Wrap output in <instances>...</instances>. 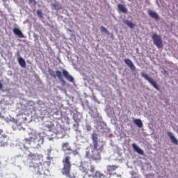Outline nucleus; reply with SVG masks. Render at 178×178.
I'll list each match as a JSON object with an SVG mask.
<instances>
[{"label":"nucleus","mask_w":178,"mask_h":178,"mask_svg":"<svg viewBox=\"0 0 178 178\" xmlns=\"http://www.w3.org/2000/svg\"><path fill=\"white\" fill-rule=\"evenodd\" d=\"M79 170L82 173H85L83 178H108L101 171H95V165L92 163H84L80 165Z\"/></svg>","instance_id":"nucleus-1"},{"label":"nucleus","mask_w":178,"mask_h":178,"mask_svg":"<svg viewBox=\"0 0 178 178\" xmlns=\"http://www.w3.org/2000/svg\"><path fill=\"white\" fill-rule=\"evenodd\" d=\"M70 154H73V155L76 156V155H79V152L77 150H73L71 149L70 152L65 153L66 156H65V157L62 161L63 168H62L61 173L62 175H64L67 177L76 178L74 175L72 176V175H70V170H72V163L70 162L71 158H70V156H67V155H70Z\"/></svg>","instance_id":"nucleus-2"},{"label":"nucleus","mask_w":178,"mask_h":178,"mask_svg":"<svg viewBox=\"0 0 178 178\" xmlns=\"http://www.w3.org/2000/svg\"><path fill=\"white\" fill-rule=\"evenodd\" d=\"M92 141L93 145L90 146L89 149H93L95 151H97L99 152H102L104 151V147L105 143L103 141H98V134H92Z\"/></svg>","instance_id":"nucleus-3"},{"label":"nucleus","mask_w":178,"mask_h":178,"mask_svg":"<svg viewBox=\"0 0 178 178\" xmlns=\"http://www.w3.org/2000/svg\"><path fill=\"white\" fill-rule=\"evenodd\" d=\"M101 152L97 150H93L92 149H89L86 151V158L88 159H91L92 161H101Z\"/></svg>","instance_id":"nucleus-4"},{"label":"nucleus","mask_w":178,"mask_h":178,"mask_svg":"<svg viewBox=\"0 0 178 178\" xmlns=\"http://www.w3.org/2000/svg\"><path fill=\"white\" fill-rule=\"evenodd\" d=\"M152 38L156 47H157L158 48H162V47H163V41L162 40V38L161 37V35L156 33H153Z\"/></svg>","instance_id":"nucleus-5"},{"label":"nucleus","mask_w":178,"mask_h":178,"mask_svg":"<svg viewBox=\"0 0 178 178\" xmlns=\"http://www.w3.org/2000/svg\"><path fill=\"white\" fill-rule=\"evenodd\" d=\"M141 76L143 77L145 80H147L156 90L159 91V86L156 83V81H155L152 78L149 77L148 74H147L145 72H142L140 73Z\"/></svg>","instance_id":"nucleus-6"},{"label":"nucleus","mask_w":178,"mask_h":178,"mask_svg":"<svg viewBox=\"0 0 178 178\" xmlns=\"http://www.w3.org/2000/svg\"><path fill=\"white\" fill-rule=\"evenodd\" d=\"M62 73L63 76L66 79V80H67L70 83H73L74 81V79L73 78V76H72V75L69 74V72L65 70H63Z\"/></svg>","instance_id":"nucleus-7"},{"label":"nucleus","mask_w":178,"mask_h":178,"mask_svg":"<svg viewBox=\"0 0 178 178\" xmlns=\"http://www.w3.org/2000/svg\"><path fill=\"white\" fill-rule=\"evenodd\" d=\"M167 136L169 137L172 144H175V145H178V140L176 138V137H175L173 133L168 131L167 132Z\"/></svg>","instance_id":"nucleus-8"},{"label":"nucleus","mask_w":178,"mask_h":178,"mask_svg":"<svg viewBox=\"0 0 178 178\" xmlns=\"http://www.w3.org/2000/svg\"><path fill=\"white\" fill-rule=\"evenodd\" d=\"M124 62L131 70H136V65H134L131 60L129 58H125Z\"/></svg>","instance_id":"nucleus-9"},{"label":"nucleus","mask_w":178,"mask_h":178,"mask_svg":"<svg viewBox=\"0 0 178 178\" xmlns=\"http://www.w3.org/2000/svg\"><path fill=\"white\" fill-rule=\"evenodd\" d=\"M56 136H60V138H63V137L66 136V131L65 130V129L60 127L56 132Z\"/></svg>","instance_id":"nucleus-10"},{"label":"nucleus","mask_w":178,"mask_h":178,"mask_svg":"<svg viewBox=\"0 0 178 178\" xmlns=\"http://www.w3.org/2000/svg\"><path fill=\"white\" fill-rule=\"evenodd\" d=\"M56 74L58 79L62 83L63 86H65V84H66V81H65V79H63V77L62 76V72L59 70H57V71H56Z\"/></svg>","instance_id":"nucleus-11"},{"label":"nucleus","mask_w":178,"mask_h":178,"mask_svg":"<svg viewBox=\"0 0 178 178\" xmlns=\"http://www.w3.org/2000/svg\"><path fill=\"white\" fill-rule=\"evenodd\" d=\"M118 9L120 13H127V8L123 4H118Z\"/></svg>","instance_id":"nucleus-12"},{"label":"nucleus","mask_w":178,"mask_h":178,"mask_svg":"<svg viewBox=\"0 0 178 178\" xmlns=\"http://www.w3.org/2000/svg\"><path fill=\"white\" fill-rule=\"evenodd\" d=\"M132 147H133V149H134V151H136V152L139 154V155L144 154V151L143 149H141V148H140L138 145H136V143H133Z\"/></svg>","instance_id":"nucleus-13"},{"label":"nucleus","mask_w":178,"mask_h":178,"mask_svg":"<svg viewBox=\"0 0 178 178\" xmlns=\"http://www.w3.org/2000/svg\"><path fill=\"white\" fill-rule=\"evenodd\" d=\"M13 33L14 34H15V35H18L19 38H24V35H23V33L22 32V31H20V29L17 28H14Z\"/></svg>","instance_id":"nucleus-14"},{"label":"nucleus","mask_w":178,"mask_h":178,"mask_svg":"<svg viewBox=\"0 0 178 178\" xmlns=\"http://www.w3.org/2000/svg\"><path fill=\"white\" fill-rule=\"evenodd\" d=\"M148 15L150 16V17H152V19H154V20H159V15L156 13L154 11H149Z\"/></svg>","instance_id":"nucleus-15"},{"label":"nucleus","mask_w":178,"mask_h":178,"mask_svg":"<svg viewBox=\"0 0 178 178\" xmlns=\"http://www.w3.org/2000/svg\"><path fill=\"white\" fill-rule=\"evenodd\" d=\"M63 151L66 152V151H72V147L69 145V143H64L62 145Z\"/></svg>","instance_id":"nucleus-16"},{"label":"nucleus","mask_w":178,"mask_h":178,"mask_svg":"<svg viewBox=\"0 0 178 178\" xmlns=\"http://www.w3.org/2000/svg\"><path fill=\"white\" fill-rule=\"evenodd\" d=\"M33 141V137H30L29 138H25L23 140L24 148H27L26 145H30L31 142Z\"/></svg>","instance_id":"nucleus-17"},{"label":"nucleus","mask_w":178,"mask_h":178,"mask_svg":"<svg viewBox=\"0 0 178 178\" xmlns=\"http://www.w3.org/2000/svg\"><path fill=\"white\" fill-rule=\"evenodd\" d=\"M118 168H119L118 166L115 165L106 166L107 172H115V170H116V169H118Z\"/></svg>","instance_id":"nucleus-18"},{"label":"nucleus","mask_w":178,"mask_h":178,"mask_svg":"<svg viewBox=\"0 0 178 178\" xmlns=\"http://www.w3.org/2000/svg\"><path fill=\"white\" fill-rule=\"evenodd\" d=\"M6 145H8V142H6L5 137H0V147H6Z\"/></svg>","instance_id":"nucleus-19"},{"label":"nucleus","mask_w":178,"mask_h":178,"mask_svg":"<svg viewBox=\"0 0 178 178\" xmlns=\"http://www.w3.org/2000/svg\"><path fill=\"white\" fill-rule=\"evenodd\" d=\"M134 124H136V126H138V127H139V129H141V127H143V121H141V120H140V119L134 120Z\"/></svg>","instance_id":"nucleus-20"},{"label":"nucleus","mask_w":178,"mask_h":178,"mask_svg":"<svg viewBox=\"0 0 178 178\" xmlns=\"http://www.w3.org/2000/svg\"><path fill=\"white\" fill-rule=\"evenodd\" d=\"M123 22L124 24H126L127 26H128V27H129V29H134L136 26L134 24H133V22L129 20H124Z\"/></svg>","instance_id":"nucleus-21"},{"label":"nucleus","mask_w":178,"mask_h":178,"mask_svg":"<svg viewBox=\"0 0 178 178\" xmlns=\"http://www.w3.org/2000/svg\"><path fill=\"white\" fill-rule=\"evenodd\" d=\"M18 63H19V65H20V66H21V67H26V60H24V59H23V58H22V57H19V58H18Z\"/></svg>","instance_id":"nucleus-22"},{"label":"nucleus","mask_w":178,"mask_h":178,"mask_svg":"<svg viewBox=\"0 0 178 178\" xmlns=\"http://www.w3.org/2000/svg\"><path fill=\"white\" fill-rule=\"evenodd\" d=\"M36 13H37L38 17L41 18L44 16V13H42V11L41 10H38L36 11Z\"/></svg>","instance_id":"nucleus-23"},{"label":"nucleus","mask_w":178,"mask_h":178,"mask_svg":"<svg viewBox=\"0 0 178 178\" xmlns=\"http://www.w3.org/2000/svg\"><path fill=\"white\" fill-rule=\"evenodd\" d=\"M29 3L35 6V5H37V1L35 0H29Z\"/></svg>","instance_id":"nucleus-24"},{"label":"nucleus","mask_w":178,"mask_h":178,"mask_svg":"<svg viewBox=\"0 0 178 178\" xmlns=\"http://www.w3.org/2000/svg\"><path fill=\"white\" fill-rule=\"evenodd\" d=\"M100 30H101L102 33H108V29H106V28H105V26H101Z\"/></svg>","instance_id":"nucleus-25"},{"label":"nucleus","mask_w":178,"mask_h":178,"mask_svg":"<svg viewBox=\"0 0 178 178\" xmlns=\"http://www.w3.org/2000/svg\"><path fill=\"white\" fill-rule=\"evenodd\" d=\"M29 158H31V159H34V158H35V154H33V153H30L29 155H28Z\"/></svg>","instance_id":"nucleus-26"},{"label":"nucleus","mask_w":178,"mask_h":178,"mask_svg":"<svg viewBox=\"0 0 178 178\" xmlns=\"http://www.w3.org/2000/svg\"><path fill=\"white\" fill-rule=\"evenodd\" d=\"M50 76H51V77H54V79H56V74H55V72H54V71L50 72Z\"/></svg>","instance_id":"nucleus-27"},{"label":"nucleus","mask_w":178,"mask_h":178,"mask_svg":"<svg viewBox=\"0 0 178 178\" xmlns=\"http://www.w3.org/2000/svg\"><path fill=\"white\" fill-rule=\"evenodd\" d=\"M54 127H55V125H54V124H51V125H49V130H50V131H54Z\"/></svg>","instance_id":"nucleus-28"},{"label":"nucleus","mask_w":178,"mask_h":178,"mask_svg":"<svg viewBox=\"0 0 178 178\" xmlns=\"http://www.w3.org/2000/svg\"><path fill=\"white\" fill-rule=\"evenodd\" d=\"M86 129L88 131H91V126H87Z\"/></svg>","instance_id":"nucleus-29"},{"label":"nucleus","mask_w":178,"mask_h":178,"mask_svg":"<svg viewBox=\"0 0 178 178\" xmlns=\"http://www.w3.org/2000/svg\"><path fill=\"white\" fill-rule=\"evenodd\" d=\"M3 88V85L0 81V90H2Z\"/></svg>","instance_id":"nucleus-30"},{"label":"nucleus","mask_w":178,"mask_h":178,"mask_svg":"<svg viewBox=\"0 0 178 178\" xmlns=\"http://www.w3.org/2000/svg\"><path fill=\"white\" fill-rule=\"evenodd\" d=\"M2 133H3V131H2V129H0V134H2Z\"/></svg>","instance_id":"nucleus-31"},{"label":"nucleus","mask_w":178,"mask_h":178,"mask_svg":"<svg viewBox=\"0 0 178 178\" xmlns=\"http://www.w3.org/2000/svg\"><path fill=\"white\" fill-rule=\"evenodd\" d=\"M164 73H168V71L165 70V71H164Z\"/></svg>","instance_id":"nucleus-32"},{"label":"nucleus","mask_w":178,"mask_h":178,"mask_svg":"<svg viewBox=\"0 0 178 178\" xmlns=\"http://www.w3.org/2000/svg\"><path fill=\"white\" fill-rule=\"evenodd\" d=\"M57 9H60V7L58 8Z\"/></svg>","instance_id":"nucleus-33"}]
</instances>
